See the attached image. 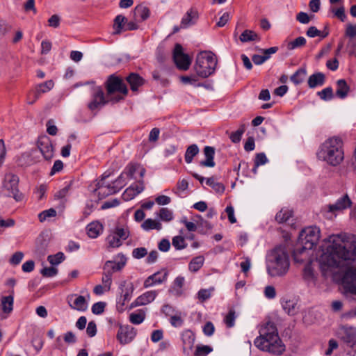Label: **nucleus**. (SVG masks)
I'll use <instances>...</instances> for the list:
<instances>
[{"instance_id":"f257e3e1","label":"nucleus","mask_w":356,"mask_h":356,"mask_svg":"<svg viewBox=\"0 0 356 356\" xmlns=\"http://www.w3.org/2000/svg\"><path fill=\"white\" fill-rule=\"evenodd\" d=\"M325 250L319 261L323 270L338 268L344 262L356 258V237L355 235L340 233L330 235L327 239Z\"/></svg>"},{"instance_id":"f03ea898","label":"nucleus","mask_w":356,"mask_h":356,"mask_svg":"<svg viewBox=\"0 0 356 356\" xmlns=\"http://www.w3.org/2000/svg\"><path fill=\"white\" fill-rule=\"evenodd\" d=\"M259 335L254 339V346L259 350L274 355H281L285 350V346L279 337L277 329L272 322L262 325L259 330Z\"/></svg>"},{"instance_id":"7ed1b4c3","label":"nucleus","mask_w":356,"mask_h":356,"mask_svg":"<svg viewBox=\"0 0 356 356\" xmlns=\"http://www.w3.org/2000/svg\"><path fill=\"white\" fill-rule=\"evenodd\" d=\"M317 158L331 166L339 165L344 159L343 143L339 137L325 140L316 152Z\"/></svg>"},{"instance_id":"20e7f679","label":"nucleus","mask_w":356,"mask_h":356,"mask_svg":"<svg viewBox=\"0 0 356 356\" xmlns=\"http://www.w3.org/2000/svg\"><path fill=\"white\" fill-rule=\"evenodd\" d=\"M320 234V229L316 226H309L301 231L298 238V243L301 247L297 248L293 252L296 262H302L309 257V250L317 244Z\"/></svg>"},{"instance_id":"39448f33","label":"nucleus","mask_w":356,"mask_h":356,"mask_svg":"<svg viewBox=\"0 0 356 356\" xmlns=\"http://www.w3.org/2000/svg\"><path fill=\"white\" fill-rule=\"evenodd\" d=\"M289 266V258L283 248H275L268 253L266 270L270 277L284 276L288 272Z\"/></svg>"},{"instance_id":"423d86ee","label":"nucleus","mask_w":356,"mask_h":356,"mask_svg":"<svg viewBox=\"0 0 356 356\" xmlns=\"http://www.w3.org/2000/svg\"><path fill=\"white\" fill-rule=\"evenodd\" d=\"M216 65L217 59L213 54L202 51L197 56L194 70L198 76L207 78L214 72Z\"/></svg>"},{"instance_id":"0eeeda50","label":"nucleus","mask_w":356,"mask_h":356,"mask_svg":"<svg viewBox=\"0 0 356 356\" xmlns=\"http://www.w3.org/2000/svg\"><path fill=\"white\" fill-rule=\"evenodd\" d=\"M352 201L348 194L340 196L334 203L325 205L322 209V214L327 218L332 219L339 212L350 207Z\"/></svg>"},{"instance_id":"6e6552de","label":"nucleus","mask_w":356,"mask_h":356,"mask_svg":"<svg viewBox=\"0 0 356 356\" xmlns=\"http://www.w3.org/2000/svg\"><path fill=\"white\" fill-rule=\"evenodd\" d=\"M19 178L16 175L8 172L5 175L3 187L8 191V195L12 196L16 201L22 199V194L18 191Z\"/></svg>"},{"instance_id":"1a4fd4ad","label":"nucleus","mask_w":356,"mask_h":356,"mask_svg":"<svg viewBox=\"0 0 356 356\" xmlns=\"http://www.w3.org/2000/svg\"><path fill=\"white\" fill-rule=\"evenodd\" d=\"M129 233L127 229L116 227L106 237V248L110 250L117 248L122 244V241L129 237Z\"/></svg>"},{"instance_id":"9d476101","label":"nucleus","mask_w":356,"mask_h":356,"mask_svg":"<svg viewBox=\"0 0 356 356\" xmlns=\"http://www.w3.org/2000/svg\"><path fill=\"white\" fill-rule=\"evenodd\" d=\"M336 336L347 346H353L356 343V328L348 325H340L335 332Z\"/></svg>"},{"instance_id":"9b49d317","label":"nucleus","mask_w":356,"mask_h":356,"mask_svg":"<svg viewBox=\"0 0 356 356\" xmlns=\"http://www.w3.org/2000/svg\"><path fill=\"white\" fill-rule=\"evenodd\" d=\"M173 60L177 67L182 70H187L191 63V58L183 51V47L176 44L173 51Z\"/></svg>"},{"instance_id":"f8f14e48","label":"nucleus","mask_w":356,"mask_h":356,"mask_svg":"<svg viewBox=\"0 0 356 356\" xmlns=\"http://www.w3.org/2000/svg\"><path fill=\"white\" fill-rule=\"evenodd\" d=\"M108 95H112L115 92H120L122 97L126 95L128 90L126 85L119 77L111 76L106 83Z\"/></svg>"},{"instance_id":"ddd939ff","label":"nucleus","mask_w":356,"mask_h":356,"mask_svg":"<svg viewBox=\"0 0 356 356\" xmlns=\"http://www.w3.org/2000/svg\"><path fill=\"white\" fill-rule=\"evenodd\" d=\"M90 298L89 294H87L86 296L72 294L67 297V302L72 309L80 312H85L88 307Z\"/></svg>"},{"instance_id":"4468645a","label":"nucleus","mask_w":356,"mask_h":356,"mask_svg":"<svg viewBox=\"0 0 356 356\" xmlns=\"http://www.w3.org/2000/svg\"><path fill=\"white\" fill-rule=\"evenodd\" d=\"M342 281L347 291L356 294V268H348L343 275Z\"/></svg>"},{"instance_id":"2eb2a0df","label":"nucleus","mask_w":356,"mask_h":356,"mask_svg":"<svg viewBox=\"0 0 356 356\" xmlns=\"http://www.w3.org/2000/svg\"><path fill=\"white\" fill-rule=\"evenodd\" d=\"M14 304V291H10L8 296H4L1 298L0 316L1 318H6L12 312Z\"/></svg>"},{"instance_id":"dca6fc26","label":"nucleus","mask_w":356,"mask_h":356,"mask_svg":"<svg viewBox=\"0 0 356 356\" xmlns=\"http://www.w3.org/2000/svg\"><path fill=\"white\" fill-rule=\"evenodd\" d=\"M38 147L45 159L49 160L53 157L54 147L49 137H40L38 141Z\"/></svg>"},{"instance_id":"f3484780","label":"nucleus","mask_w":356,"mask_h":356,"mask_svg":"<svg viewBox=\"0 0 356 356\" xmlns=\"http://www.w3.org/2000/svg\"><path fill=\"white\" fill-rule=\"evenodd\" d=\"M106 103V101L105 100L103 90L99 87L94 88L92 95V100L88 104L89 109L91 111L98 109Z\"/></svg>"},{"instance_id":"a211bd4d","label":"nucleus","mask_w":356,"mask_h":356,"mask_svg":"<svg viewBox=\"0 0 356 356\" xmlns=\"http://www.w3.org/2000/svg\"><path fill=\"white\" fill-rule=\"evenodd\" d=\"M136 331L130 326L121 327L117 334V339L121 344L130 343L136 337Z\"/></svg>"},{"instance_id":"6ab92c4d","label":"nucleus","mask_w":356,"mask_h":356,"mask_svg":"<svg viewBox=\"0 0 356 356\" xmlns=\"http://www.w3.org/2000/svg\"><path fill=\"white\" fill-rule=\"evenodd\" d=\"M97 195L103 199L107 196L116 193L111 184L106 181L105 178L102 179L97 184V188L95 190Z\"/></svg>"},{"instance_id":"aec40b11","label":"nucleus","mask_w":356,"mask_h":356,"mask_svg":"<svg viewBox=\"0 0 356 356\" xmlns=\"http://www.w3.org/2000/svg\"><path fill=\"white\" fill-rule=\"evenodd\" d=\"M199 18V13L197 9L191 8L183 16L180 27L181 29H187L196 24Z\"/></svg>"},{"instance_id":"412c9836","label":"nucleus","mask_w":356,"mask_h":356,"mask_svg":"<svg viewBox=\"0 0 356 356\" xmlns=\"http://www.w3.org/2000/svg\"><path fill=\"white\" fill-rule=\"evenodd\" d=\"M168 271L163 270L158 271L153 275L149 276L144 282V287L148 288L156 284H159L164 282L168 277Z\"/></svg>"},{"instance_id":"4be33fe9","label":"nucleus","mask_w":356,"mask_h":356,"mask_svg":"<svg viewBox=\"0 0 356 356\" xmlns=\"http://www.w3.org/2000/svg\"><path fill=\"white\" fill-rule=\"evenodd\" d=\"M122 173L125 174V177L127 179H138V177L143 178L145 173V170L140 165L130 164Z\"/></svg>"},{"instance_id":"5701e85b","label":"nucleus","mask_w":356,"mask_h":356,"mask_svg":"<svg viewBox=\"0 0 356 356\" xmlns=\"http://www.w3.org/2000/svg\"><path fill=\"white\" fill-rule=\"evenodd\" d=\"M181 339L184 353L189 355L193 348L195 335L191 330H186L182 333Z\"/></svg>"},{"instance_id":"b1692460","label":"nucleus","mask_w":356,"mask_h":356,"mask_svg":"<svg viewBox=\"0 0 356 356\" xmlns=\"http://www.w3.org/2000/svg\"><path fill=\"white\" fill-rule=\"evenodd\" d=\"M156 291H147L138 296L131 305V307L143 306L152 302L156 297Z\"/></svg>"},{"instance_id":"393cba45","label":"nucleus","mask_w":356,"mask_h":356,"mask_svg":"<svg viewBox=\"0 0 356 356\" xmlns=\"http://www.w3.org/2000/svg\"><path fill=\"white\" fill-rule=\"evenodd\" d=\"M144 190L143 182L132 184L123 193L122 197L124 201H129L134 199L137 195Z\"/></svg>"},{"instance_id":"a878e982","label":"nucleus","mask_w":356,"mask_h":356,"mask_svg":"<svg viewBox=\"0 0 356 356\" xmlns=\"http://www.w3.org/2000/svg\"><path fill=\"white\" fill-rule=\"evenodd\" d=\"M54 82L52 80H48L42 83L37 85L35 87V97L32 99H29V104H33L41 94L50 91L54 88Z\"/></svg>"},{"instance_id":"bb28decb","label":"nucleus","mask_w":356,"mask_h":356,"mask_svg":"<svg viewBox=\"0 0 356 356\" xmlns=\"http://www.w3.org/2000/svg\"><path fill=\"white\" fill-rule=\"evenodd\" d=\"M281 304L283 309L290 316H295L299 311L298 302L295 299L283 298Z\"/></svg>"},{"instance_id":"cd10ccee","label":"nucleus","mask_w":356,"mask_h":356,"mask_svg":"<svg viewBox=\"0 0 356 356\" xmlns=\"http://www.w3.org/2000/svg\"><path fill=\"white\" fill-rule=\"evenodd\" d=\"M204 154L205 156L206 159L204 161H202L200 162V165L204 167L213 168L215 166L216 163L213 161L215 149L213 147L210 146H206L204 148Z\"/></svg>"},{"instance_id":"c85d7f7f","label":"nucleus","mask_w":356,"mask_h":356,"mask_svg":"<svg viewBox=\"0 0 356 356\" xmlns=\"http://www.w3.org/2000/svg\"><path fill=\"white\" fill-rule=\"evenodd\" d=\"M87 234L91 238H95L103 232V225L97 221L92 222L86 227Z\"/></svg>"},{"instance_id":"c756f323","label":"nucleus","mask_w":356,"mask_h":356,"mask_svg":"<svg viewBox=\"0 0 356 356\" xmlns=\"http://www.w3.org/2000/svg\"><path fill=\"white\" fill-rule=\"evenodd\" d=\"M149 8L143 5L137 6L134 11V16L136 22H142L149 17Z\"/></svg>"},{"instance_id":"7c9ffc66","label":"nucleus","mask_w":356,"mask_h":356,"mask_svg":"<svg viewBox=\"0 0 356 356\" xmlns=\"http://www.w3.org/2000/svg\"><path fill=\"white\" fill-rule=\"evenodd\" d=\"M325 75L321 72L312 74L308 79V86L311 88L321 86L324 84Z\"/></svg>"},{"instance_id":"2f4dec72","label":"nucleus","mask_w":356,"mask_h":356,"mask_svg":"<svg viewBox=\"0 0 356 356\" xmlns=\"http://www.w3.org/2000/svg\"><path fill=\"white\" fill-rule=\"evenodd\" d=\"M350 91V87L344 79H339L337 82L336 95L341 98L344 99L347 97Z\"/></svg>"},{"instance_id":"473e14b6","label":"nucleus","mask_w":356,"mask_h":356,"mask_svg":"<svg viewBox=\"0 0 356 356\" xmlns=\"http://www.w3.org/2000/svg\"><path fill=\"white\" fill-rule=\"evenodd\" d=\"M127 258L122 254H118L115 261H108L106 266H110L113 270H121L126 264Z\"/></svg>"},{"instance_id":"72a5a7b5","label":"nucleus","mask_w":356,"mask_h":356,"mask_svg":"<svg viewBox=\"0 0 356 356\" xmlns=\"http://www.w3.org/2000/svg\"><path fill=\"white\" fill-rule=\"evenodd\" d=\"M127 81L133 91H137L138 88L144 83L143 79L135 73H131L127 76Z\"/></svg>"},{"instance_id":"f704fd0d","label":"nucleus","mask_w":356,"mask_h":356,"mask_svg":"<svg viewBox=\"0 0 356 356\" xmlns=\"http://www.w3.org/2000/svg\"><path fill=\"white\" fill-rule=\"evenodd\" d=\"M303 278L309 284H315L316 275L312 265V262H308L303 269Z\"/></svg>"},{"instance_id":"c9c22d12","label":"nucleus","mask_w":356,"mask_h":356,"mask_svg":"<svg viewBox=\"0 0 356 356\" xmlns=\"http://www.w3.org/2000/svg\"><path fill=\"white\" fill-rule=\"evenodd\" d=\"M204 263V257L202 255L197 256L188 264V270L192 273H196L203 266Z\"/></svg>"},{"instance_id":"e433bc0d","label":"nucleus","mask_w":356,"mask_h":356,"mask_svg":"<svg viewBox=\"0 0 356 356\" xmlns=\"http://www.w3.org/2000/svg\"><path fill=\"white\" fill-rule=\"evenodd\" d=\"M145 318V312L143 309H138L132 312L129 315V321L135 325L142 323Z\"/></svg>"},{"instance_id":"4c0bfd02","label":"nucleus","mask_w":356,"mask_h":356,"mask_svg":"<svg viewBox=\"0 0 356 356\" xmlns=\"http://www.w3.org/2000/svg\"><path fill=\"white\" fill-rule=\"evenodd\" d=\"M141 227L145 231L152 229L161 230L162 229L161 223L152 218L146 219L141 225Z\"/></svg>"},{"instance_id":"58836bf2","label":"nucleus","mask_w":356,"mask_h":356,"mask_svg":"<svg viewBox=\"0 0 356 356\" xmlns=\"http://www.w3.org/2000/svg\"><path fill=\"white\" fill-rule=\"evenodd\" d=\"M306 75V69L301 67L291 76L290 79L295 85H299L305 80Z\"/></svg>"},{"instance_id":"ea45409f","label":"nucleus","mask_w":356,"mask_h":356,"mask_svg":"<svg viewBox=\"0 0 356 356\" xmlns=\"http://www.w3.org/2000/svg\"><path fill=\"white\" fill-rule=\"evenodd\" d=\"M199 153V148L197 145L193 144L188 147L185 153V161L191 163L193 158Z\"/></svg>"},{"instance_id":"a19ab883","label":"nucleus","mask_w":356,"mask_h":356,"mask_svg":"<svg viewBox=\"0 0 356 356\" xmlns=\"http://www.w3.org/2000/svg\"><path fill=\"white\" fill-rule=\"evenodd\" d=\"M242 42H248L251 41L259 40L260 38L258 35L251 30H245L239 37Z\"/></svg>"},{"instance_id":"79ce46f5","label":"nucleus","mask_w":356,"mask_h":356,"mask_svg":"<svg viewBox=\"0 0 356 356\" xmlns=\"http://www.w3.org/2000/svg\"><path fill=\"white\" fill-rule=\"evenodd\" d=\"M305 44L306 39L302 36H300L296 38L294 40L289 42L286 44V47L288 50H293L305 46Z\"/></svg>"},{"instance_id":"37998d69","label":"nucleus","mask_w":356,"mask_h":356,"mask_svg":"<svg viewBox=\"0 0 356 356\" xmlns=\"http://www.w3.org/2000/svg\"><path fill=\"white\" fill-rule=\"evenodd\" d=\"M292 216V211L287 209H281L275 216V220L279 223L287 221Z\"/></svg>"},{"instance_id":"c03bdc74","label":"nucleus","mask_w":356,"mask_h":356,"mask_svg":"<svg viewBox=\"0 0 356 356\" xmlns=\"http://www.w3.org/2000/svg\"><path fill=\"white\" fill-rule=\"evenodd\" d=\"M127 179L125 177V174L122 173L115 181L111 183V186H113L114 190L118 193L121 188H122L127 184Z\"/></svg>"},{"instance_id":"a18cd8bd","label":"nucleus","mask_w":356,"mask_h":356,"mask_svg":"<svg viewBox=\"0 0 356 356\" xmlns=\"http://www.w3.org/2000/svg\"><path fill=\"white\" fill-rule=\"evenodd\" d=\"M185 279L182 276H178L174 280V286L172 291L175 293L177 296H181L182 293L181 288L184 284Z\"/></svg>"},{"instance_id":"49530a36","label":"nucleus","mask_w":356,"mask_h":356,"mask_svg":"<svg viewBox=\"0 0 356 356\" xmlns=\"http://www.w3.org/2000/svg\"><path fill=\"white\" fill-rule=\"evenodd\" d=\"M72 183V181L65 182L64 187L56 193L55 197L58 199H63L67 196L71 190Z\"/></svg>"},{"instance_id":"de8ad7c7","label":"nucleus","mask_w":356,"mask_h":356,"mask_svg":"<svg viewBox=\"0 0 356 356\" xmlns=\"http://www.w3.org/2000/svg\"><path fill=\"white\" fill-rule=\"evenodd\" d=\"M317 95L321 99L324 101L331 100L334 97L333 90L331 87H327L321 91H318Z\"/></svg>"},{"instance_id":"09e8293b","label":"nucleus","mask_w":356,"mask_h":356,"mask_svg":"<svg viewBox=\"0 0 356 356\" xmlns=\"http://www.w3.org/2000/svg\"><path fill=\"white\" fill-rule=\"evenodd\" d=\"M206 184L212 187L213 190H215L217 193H222L225 191V187L223 184L216 182L213 177L207 178L206 180Z\"/></svg>"},{"instance_id":"8fccbe9b","label":"nucleus","mask_w":356,"mask_h":356,"mask_svg":"<svg viewBox=\"0 0 356 356\" xmlns=\"http://www.w3.org/2000/svg\"><path fill=\"white\" fill-rule=\"evenodd\" d=\"M65 258L64 254L59 252L55 254L48 256L47 260L51 265H58L65 260Z\"/></svg>"},{"instance_id":"3c124183","label":"nucleus","mask_w":356,"mask_h":356,"mask_svg":"<svg viewBox=\"0 0 356 356\" xmlns=\"http://www.w3.org/2000/svg\"><path fill=\"white\" fill-rule=\"evenodd\" d=\"M161 220L170 222L173 219V213L171 210L168 208H161L159 213Z\"/></svg>"},{"instance_id":"603ef678","label":"nucleus","mask_w":356,"mask_h":356,"mask_svg":"<svg viewBox=\"0 0 356 356\" xmlns=\"http://www.w3.org/2000/svg\"><path fill=\"white\" fill-rule=\"evenodd\" d=\"M245 125L242 124L237 131L231 134V135L229 136L230 140L234 143H237L240 142V140L241 139V136L243 134V133L245 132Z\"/></svg>"},{"instance_id":"864d4df0","label":"nucleus","mask_w":356,"mask_h":356,"mask_svg":"<svg viewBox=\"0 0 356 356\" xmlns=\"http://www.w3.org/2000/svg\"><path fill=\"white\" fill-rule=\"evenodd\" d=\"M213 291V288L200 289L197 293V298L200 302H204L211 298Z\"/></svg>"},{"instance_id":"5fc2aeb1","label":"nucleus","mask_w":356,"mask_h":356,"mask_svg":"<svg viewBox=\"0 0 356 356\" xmlns=\"http://www.w3.org/2000/svg\"><path fill=\"white\" fill-rule=\"evenodd\" d=\"M56 216V211L54 209H49L40 213L38 218L40 222L45 221L47 218L55 217Z\"/></svg>"},{"instance_id":"6e6d98bb","label":"nucleus","mask_w":356,"mask_h":356,"mask_svg":"<svg viewBox=\"0 0 356 356\" xmlns=\"http://www.w3.org/2000/svg\"><path fill=\"white\" fill-rule=\"evenodd\" d=\"M126 21V18L122 15H118L114 20L113 27L115 30V33H120L121 30L124 27V24Z\"/></svg>"},{"instance_id":"4d7b16f0","label":"nucleus","mask_w":356,"mask_h":356,"mask_svg":"<svg viewBox=\"0 0 356 356\" xmlns=\"http://www.w3.org/2000/svg\"><path fill=\"white\" fill-rule=\"evenodd\" d=\"M235 319V312L231 309L229 311L228 314L225 317L224 322L225 323L227 327H232L234 325Z\"/></svg>"},{"instance_id":"13d9d810","label":"nucleus","mask_w":356,"mask_h":356,"mask_svg":"<svg viewBox=\"0 0 356 356\" xmlns=\"http://www.w3.org/2000/svg\"><path fill=\"white\" fill-rule=\"evenodd\" d=\"M172 245L177 250H181L186 247L185 240L181 236H177L172 238Z\"/></svg>"},{"instance_id":"bf43d9fd","label":"nucleus","mask_w":356,"mask_h":356,"mask_svg":"<svg viewBox=\"0 0 356 356\" xmlns=\"http://www.w3.org/2000/svg\"><path fill=\"white\" fill-rule=\"evenodd\" d=\"M197 75H191V76H181V80L184 83H189L195 86H200V83H197L198 81Z\"/></svg>"},{"instance_id":"052dcab7","label":"nucleus","mask_w":356,"mask_h":356,"mask_svg":"<svg viewBox=\"0 0 356 356\" xmlns=\"http://www.w3.org/2000/svg\"><path fill=\"white\" fill-rule=\"evenodd\" d=\"M212 351V348L209 346H197L195 352V356H204Z\"/></svg>"},{"instance_id":"680f3d73","label":"nucleus","mask_w":356,"mask_h":356,"mask_svg":"<svg viewBox=\"0 0 356 356\" xmlns=\"http://www.w3.org/2000/svg\"><path fill=\"white\" fill-rule=\"evenodd\" d=\"M23 258L24 253L22 252H16L12 255V257L9 259V263L13 266H17L22 261Z\"/></svg>"},{"instance_id":"e2e57ef3","label":"nucleus","mask_w":356,"mask_h":356,"mask_svg":"<svg viewBox=\"0 0 356 356\" xmlns=\"http://www.w3.org/2000/svg\"><path fill=\"white\" fill-rule=\"evenodd\" d=\"M106 303L104 302H98L95 303L91 308L92 312L94 314L99 315L102 314L105 309Z\"/></svg>"},{"instance_id":"0e129e2a","label":"nucleus","mask_w":356,"mask_h":356,"mask_svg":"<svg viewBox=\"0 0 356 356\" xmlns=\"http://www.w3.org/2000/svg\"><path fill=\"white\" fill-rule=\"evenodd\" d=\"M41 274L47 277H51L55 276L57 273L58 270L55 267L51 266V267H46L41 270L40 271Z\"/></svg>"},{"instance_id":"69168bd1","label":"nucleus","mask_w":356,"mask_h":356,"mask_svg":"<svg viewBox=\"0 0 356 356\" xmlns=\"http://www.w3.org/2000/svg\"><path fill=\"white\" fill-rule=\"evenodd\" d=\"M264 296L268 299H273L276 297V290L274 286L268 285L264 289Z\"/></svg>"},{"instance_id":"338daca9","label":"nucleus","mask_w":356,"mask_h":356,"mask_svg":"<svg viewBox=\"0 0 356 356\" xmlns=\"http://www.w3.org/2000/svg\"><path fill=\"white\" fill-rule=\"evenodd\" d=\"M170 321L171 325L175 327H181L184 322L180 314L172 316Z\"/></svg>"},{"instance_id":"774afa93","label":"nucleus","mask_w":356,"mask_h":356,"mask_svg":"<svg viewBox=\"0 0 356 356\" xmlns=\"http://www.w3.org/2000/svg\"><path fill=\"white\" fill-rule=\"evenodd\" d=\"M345 34L349 38L355 37L356 35V24H346Z\"/></svg>"}]
</instances>
